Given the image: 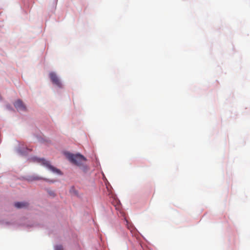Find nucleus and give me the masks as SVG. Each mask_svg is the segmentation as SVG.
I'll use <instances>...</instances> for the list:
<instances>
[{"label": "nucleus", "instance_id": "f257e3e1", "mask_svg": "<svg viewBox=\"0 0 250 250\" xmlns=\"http://www.w3.org/2000/svg\"><path fill=\"white\" fill-rule=\"evenodd\" d=\"M68 159L73 164L81 167L83 166V163L86 161L85 158L81 154H72L67 153L66 154Z\"/></svg>", "mask_w": 250, "mask_h": 250}, {"label": "nucleus", "instance_id": "f03ea898", "mask_svg": "<svg viewBox=\"0 0 250 250\" xmlns=\"http://www.w3.org/2000/svg\"><path fill=\"white\" fill-rule=\"evenodd\" d=\"M33 161L36 162L43 166L46 167L53 172H56L58 174H61V171L51 166L50 162L44 159L38 158L37 157H34L32 158Z\"/></svg>", "mask_w": 250, "mask_h": 250}, {"label": "nucleus", "instance_id": "7ed1b4c3", "mask_svg": "<svg viewBox=\"0 0 250 250\" xmlns=\"http://www.w3.org/2000/svg\"><path fill=\"white\" fill-rule=\"evenodd\" d=\"M49 77L52 82V83L55 84L59 87H62V83L58 77L57 75L54 72H51L49 73Z\"/></svg>", "mask_w": 250, "mask_h": 250}, {"label": "nucleus", "instance_id": "20e7f679", "mask_svg": "<svg viewBox=\"0 0 250 250\" xmlns=\"http://www.w3.org/2000/svg\"><path fill=\"white\" fill-rule=\"evenodd\" d=\"M14 105L18 111H24L26 110V106L21 100H17L14 103Z\"/></svg>", "mask_w": 250, "mask_h": 250}, {"label": "nucleus", "instance_id": "39448f33", "mask_svg": "<svg viewBox=\"0 0 250 250\" xmlns=\"http://www.w3.org/2000/svg\"><path fill=\"white\" fill-rule=\"evenodd\" d=\"M28 205L26 202H17L15 204V206L18 208L27 207Z\"/></svg>", "mask_w": 250, "mask_h": 250}, {"label": "nucleus", "instance_id": "423d86ee", "mask_svg": "<svg viewBox=\"0 0 250 250\" xmlns=\"http://www.w3.org/2000/svg\"><path fill=\"white\" fill-rule=\"evenodd\" d=\"M55 250H63V249L62 246L58 245L56 246Z\"/></svg>", "mask_w": 250, "mask_h": 250}, {"label": "nucleus", "instance_id": "0eeeda50", "mask_svg": "<svg viewBox=\"0 0 250 250\" xmlns=\"http://www.w3.org/2000/svg\"><path fill=\"white\" fill-rule=\"evenodd\" d=\"M48 193L50 195L52 196H55V193L54 192V191H48Z\"/></svg>", "mask_w": 250, "mask_h": 250}, {"label": "nucleus", "instance_id": "6e6552de", "mask_svg": "<svg viewBox=\"0 0 250 250\" xmlns=\"http://www.w3.org/2000/svg\"><path fill=\"white\" fill-rule=\"evenodd\" d=\"M46 180L49 182H51V183H54L55 182V180Z\"/></svg>", "mask_w": 250, "mask_h": 250}]
</instances>
